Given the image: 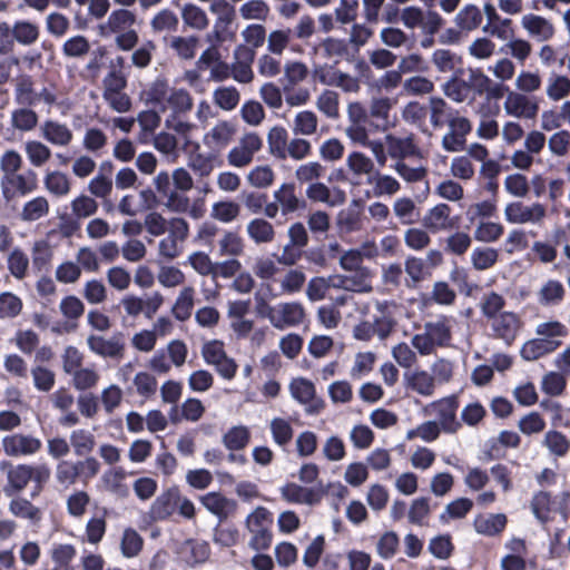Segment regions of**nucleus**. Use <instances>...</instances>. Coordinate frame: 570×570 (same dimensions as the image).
Returning a JSON list of instances; mask_svg holds the SVG:
<instances>
[{
	"mask_svg": "<svg viewBox=\"0 0 570 570\" xmlns=\"http://www.w3.org/2000/svg\"><path fill=\"white\" fill-rule=\"evenodd\" d=\"M463 75L464 69L458 68L453 77L444 83V94L455 102L465 101L471 92H473L474 96H483L490 82V78L482 69L469 68L468 79H464Z\"/></svg>",
	"mask_w": 570,
	"mask_h": 570,
	"instance_id": "1",
	"label": "nucleus"
},
{
	"mask_svg": "<svg viewBox=\"0 0 570 570\" xmlns=\"http://www.w3.org/2000/svg\"><path fill=\"white\" fill-rule=\"evenodd\" d=\"M100 462L95 456H86L83 460H60L57 463L55 478L63 488L80 482L87 485L100 472Z\"/></svg>",
	"mask_w": 570,
	"mask_h": 570,
	"instance_id": "2",
	"label": "nucleus"
},
{
	"mask_svg": "<svg viewBox=\"0 0 570 570\" xmlns=\"http://www.w3.org/2000/svg\"><path fill=\"white\" fill-rule=\"evenodd\" d=\"M273 513L265 507H257L246 518L245 524L250 533L249 547L256 551L268 550L273 542Z\"/></svg>",
	"mask_w": 570,
	"mask_h": 570,
	"instance_id": "3",
	"label": "nucleus"
},
{
	"mask_svg": "<svg viewBox=\"0 0 570 570\" xmlns=\"http://www.w3.org/2000/svg\"><path fill=\"white\" fill-rule=\"evenodd\" d=\"M258 312L266 316L275 328L284 330L289 326L299 325L304 317L305 311L301 303H282L277 308L269 306L264 299L258 303Z\"/></svg>",
	"mask_w": 570,
	"mask_h": 570,
	"instance_id": "4",
	"label": "nucleus"
},
{
	"mask_svg": "<svg viewBox=\"0 0 570 570\" xmlns=\"http://www.w3.org/2000/svg\"><path fill=\"white\" fill-rule=\"evenodd\" d=\"M2 197L6 202H12L24 197L38 188V176L32 169L23 173L2 175L0 179Z\"/></svg>",
	"mask_w": 570,
	"mask_h": 570,
	"instance_id": "5",
	"label": "nucleus"
},
{
	"mask_svg": "<svg viewBox=\"0 0 570 570\" xmlns=\"http://www.w3.org/2000/svg\"><path fill=\"white\" fill-rule=\"evenodd\" d=\"M202 355L208 365L215 366L216 372L225 380H232L237 373L236 362L228 357L225 345L219 340L206 342L202 347Z\"/></svg>",
	"mask_w": 570,
	"mask_h": 570,
	"instance_id": "6",
	"label": "nucleus"
},
{
	"mask_svg": "<svg viewBox=\"0 0 570 570\" xmlns=\"http://www.w3.org/2000/svg\"><path fill=\"white\" fill-rule=\"evenodd\" d=\"M87 344L92 353L105 358L120 361L125 356L126 342L122 332H116L109 338L100 335H89Z\"/></svg>",
	"mask_w": 570,
	"mask_h": 570,
	"instance_id": "7",
	"label": "nucleus"
},
{
	"mask_svg": "<svg viewBox=\"0 0 570 570\" xmlns=\"http://www.w3.org/2000/svg\"><path fill=\"white\" fill-rule=\"evenodd\" d=\"M393 101L389 97L373 98L367 109L368 132H384L394 126L391 118Z\"/></svg>",
	"mask_w": 570,
	"mask_h": 570,
	"instance_id": "8",
	"label": "nucleus"
},
{
	"mask_svg": "<svg viewBox=\"0 0 570 570\" xmlns=\"http://www.w3.org/2000/svg\"><path fill=\"white\" fill-rule=\"evenodd\" d=\"M523 325L521 317L514 312H502L491 321L492 336L512 345Z\"/></svg>",
	"mask_w": 570,
	"mask_h": 570,
	"instance_id": "9",
	"label": "nucleus"
},
{
	"mask_svg": "<svg viewBox=\"0 0 570 570\" xmlns=\"http://www.w3.org/2000/svg\"><path fill=\"white\" fill-rule=\"evenodd\" d=\"M180 502V490L174 485L164 490L151 503L149 509V517L153 521H166L177 510Z\"/></svg>",
	"mask_w": 570,
	"mask_h": 570,
	"instance_id": "10",
	"label": "nucleus"
},
{
	"mask_svg": "<svg viewBox=\"0 0 570 570\" xmlns=\"http://www.w3.org/2000/svg\"><path fill=\"white\" fill-rule=\"evenodd\" d=\"M546 207L540 203L525 206L521 202H512L504 209L505 219L511 224H537L546 217Z\"/></svg>",
	"mask_w": 570,
	"mask_h": 570,
	"instance_id": "11",
	"label": "nucleus"
},
{
	"mask_svg": "<svg viewBox=\"0 0 570 570\" xmlns=\"http://www.w3.org/2000/svg\"><path fill=\"white\" fill-rule=\"evenodd\" d=\"M289 391L298 403L308 405V413L317 414L324 409V401L316 397L315 385L312 381L304 377L294 379L289 384Z\"/></svg>",
	"mask_w": 570,
	"mask_h": 570,
	"instance_id": "12",
	"label": "nucleus"
},
{
	"mask_svg": "<svg viewBox=\"0 0 570 570\" xmlns=\"http://www.w3.org/2000/svg\"><path fill=\"white\" fill-rule=\"evenodd\" d=\"M1 470L6 471L7 483L3 492L7 497H13L23 491L31 482L30 464L21 463L13 465L10 462H2Z\"/></svg>",
	"mask_w": 570,
	"mask_h": 570,
	"instance_id": "13",
	"label": "nucleus"
},
{
	"mask_svg": "<svg viewBox=\"0 0 570 570\" xmlns=\"http://www.w3.org/2000/svg\"><path fill=\"white\" fill-rule=\"evenodd\" d=\"M203 507L212 514L218 518L219 522H224L228 518L236 514L238 503L236 500L227 498L222 492H208L199 498Z\"/></svg>",
	"mask_w": 570,
	"mask_h": 570,
	"instance_id": "14",
	"label": "nucleus"
},
{
	"mask_svg": "<svg viewBox=\"0 0 570 570\" xmlns=\"http://www.w3.org/2000/svg\"><path fill=\"white\" fill-rule=\"evenodd\" d=\"M459 405L460 403L456 395H450L433 403L439 419V425L443 432L452 434L461 429L462 424L456 420Z\"/></svg>",
	"mask_w": 570,
	"mask_h": 570,
	"instance_id": "15",
	"label": "nucleus"
},
{
	"mask_svg": "<svg viewBox=\"0 0 570 570\" xmlns=\"http://www.w3.org/2000/svg\"><path fill=\"white\" fill-rule=\"evenodd\" d=\"M451 207L445 203H440L428 210L422 219L426 230L435 234L441 230H449L458 227L459 217L451 218Z\"/></svg>",
	"mask_w": 570,
	"mask_h": 570,
	"instance_id": "16",
	"label": "nucleus"
},
{
	"mask_svg": "<svg viewBox=\"0 0 570 570\" xmlns=\"http://www.w3.org/2000/svg\"><path fill=\"white\" fill-rule=\"evenodd\" d=\"M387 154L392 159L403 161L406 158H422V150L419 147L414 134L406 137L386 136Z\"/></svg>",
	"mask_w": 570,
	"mask_h": 570,
	"instance_id": "17",
	"label": "nucleus"
},
{
	"mask_svg": "<svg viewBox=\"0 0 570 570\" xmlns=\"http://www.w3.org/2000/svg\"><path fill=\"white\" fill-rule=\"evenodd\" d=\"M3 451L9 456L32 455L40 451L42 443L32 435L16 433L2 439Z\"/></svg>",
	"mask_w": 570,
	"mask_h": 570,
	"instance_id": "18",
	"label": "nucleus"
},
{
	"mask_svg": "<svg viewBox=\"0 0 570 570\" xmlns=\"http://www.w3.org/2000/svg\"><path fill=\"white\" fill-rule=\"evenodd\" d=\"M350 126L346 135L353 142H364L368 132L367 109L361 102H352L348 106Z\"/></svg>",
	"mask_w": 570,
	"mask_h": 570,
	"instance_id": "19",
	"label": "nucleus"
},
{
	"mask_svg": "<svg viewBox=\"0 0 570 570\" xmlns=\"http://www.w3.org/2000/svg\"><path fill=\"white\" fill-rule=\"evenodd\" d=\"M281 497L292 504H318L322 500V492L312 488L302 487L295 482H287L281 489Z\"/></svg>",
	"mask_w": 570,
	"mask_h": 570,
	"instance_id": "20",
	"label": "nucleus"
},
{
	"mask_svg": "<svg viewBox=\"0 0 570 570\" xmlns=\"http://www.w3.org/2000/svg\"><path fill=\"white\" fill-rule=\"evenodd\" d=\"M274 199L279 204L283 216H287L297 210H305L307 203L297 197L294 183H284L274 191Z\"/></svg>",
	"mask_w": 570,
	"mask_h": 570,
	"instance_id": "21",
	"label": "nucleus"
},
{
	"mask_svg": "<svg viewBox=\"0 0 570 570\" xmlns=\"http://www.w3.org/2000/svg\"><path fill=\"white\" fill-rule=\"evenodd\" d=\"M504 108L508 115L528 119H533L539 110L537 102L532 101L524 95L515 92H510L508 95Z\"/></svg>",
	"mask_w": 570,
	"mask_h": 570,
	"instance_id": "22",
	"label": "nucleus"
},
{
	"mask_svg": "<svg viewBox=\"0 0 570 570\" xmlns=\"http://www.w3.org/2000/svg\"><path fill=\"white\" fill-rule=\"evenodd\" d=\"M404 384L422 396H431L435 391V376L424 370H414L404 374Z\"/></svg>",
	"mask_w": 570,
	"mask_h": 570,
	"instance_id": "23",
	"label": "nucleus"
},
{
	"mask_svg": "<svg viewBox=\"0 0 570 570\" xmlns=\"http://www.w3.org/2000/svg\"><path fill=\"white\" fill-rule=\"evenodd\" d=\"M535 334L552 343V350L556 352L563 345V340L569 335V328L558 320H549L537 325Z\"/></svg>",
	"mask_w": 570,
	"mask_h": 570,
	"instance_id": "24",
	"label": "nucleus"
},
{
	"mask_svg": "<svg viewBox=\"0 0 570 570\" xmlns=\"http://www.w3.org/2000/svg\"><path fill=\"white\" fill-rule=\"evenodd\" d=\"M451 320L442 315L435 322H428L424 325L425 332L435 346L448 347L452 340Z\"/></svg>",
	"mask_w": 570,
	"mask_h": 570,
	"instance_id": "25",
	"label": "nucleus"
},
{
	"mask_svg": "<svg viewBox=\"0 0 570 570\" xmlns=\"http://www.w3.org/2000/svg\"><path fill=\"white\" fill-rule=\"evenodd\" d=\"M14 101L19 106L26 107H32L38 104V97L32 76L23 73L17 77L14 86Z\"/></svg>",
	"mask_w": 570,
	"mask_h": 570,
	"instance_id": "26",
	"label": "nucleus"
},
{
	"mask_svg": "<svg viewBox=\"0 0 570 570\" xmlns=\"http://www.w3.org/2000/svg\"><path fill=\"white\" fill-rule=\"evenodd\" d=\"M505 514H490L488 517L479 514L474 518L473 527L480 534L494 537L501 533L507 525Z\"/></svg>",
	"mask_w": 570,
	"mask_h": 570,
	"instance_id": "27",
	"label": "nucleus"
},
{
	"mask_svg": "<svg viewBox=\"0 0 570 570\" xmlns=\"http://www.w3.org/2000/svg\"><path fill=\"white\" fill-rule=\"evenodd\" d=\"M42 137L52 145L67 146L71 142L73 135L67 125L53 120L45 121Z\"/></svg>",
	"mask_w": 570,
	"mask_h": 570,
	"instance_id": "28",
	"label": "nucleus"
},
{
	"mask_svg": "<svg viewBox=\"0 0 570 570\" xmlns=\"http://www.w3.org/2000/svg\"><path fill=\"white\" fill-rule=\"evenodd\" d=\"M237 57H244L247 61H238L232 67L233 78L240 83H248L253 80V70L250 62L254 59V51L245 46H239L236 50Z\"/></svg>",
	"mask_w": 570,
	"mask_h": 570,
	"instance_id": "29",
	"label": "nucleus"
},
{
	"mask_svg": "<svg viewBox=\"0 0 570 570\" xmlns=\"http://www.w3.org/2000/svg\"><path fill=\"white\" fill-rule=\"evenodd\" d=\"M430 120L434 128H441L458 114L449 104L440 97L430 98Z\"/></svg>",
	"mask_w": 570,
	"mask_h": 570,
	"instance_id": "30",
	"label": "nucleus"
},
{
	"mask_svg": "<svg viewBox=\"0 0 570 570\" xmlns=\"http://www.w3.org/2000/svg\"><path fill=\"white\" fill-rule=\"evenodd\" d=\"M552 343L541 337L527 341L520 350V355L524 361H537L546 355L554 353Z\"/></svg>",
	"mask_w": 570,
	"mask_h": 570,
	"instance_id": "31",
	"label": "nucleus"
},
{
	"mask_svg": "<svg viewBox=\"0 0 570 570\" xmlns=\"http://www.w3.org/2000/svg\"><path fill=\"white\" fill-rule=\"evenodd\" d=\"M247 234L256 244L271 243L275 238L274 226L264 218H254L247 224Z\"/></svg>",
	"mask_w": 570,
	"mask_h": 570,
	"instance_id": "32",
	"label": "nucleus"
},
{
	"mask_svg": "<svg viewBox=\"0 0 570 570\" xmlns=\"http://www.w3.org/2000/svg\"><path fill=\"white\" fill-rule=\"evenodd\" d=\"M249 441L250 432L245 425L233 426L223 435V444L229 451L244 450Z\"/></svg>",
	"mask_w": 570,
	"mask_h": 570,
	"instance_id": "33",
	"label": "nucleus"
},
{
	"mask_svg": "<svg viewBox=\"0 0 570 570\" xmlns=\"http://www.w3.org/2000/svg\"><path fill=\"white\" fill-rule=\"evenodd\" d=\"M90 51V42L82 35H76L67 39L62 47L61 53L68 59H83Z\"/></svg>",
	"mask_w": 570,
	"mask_h": 570,
	"instance_id": "34",
	"label": "nucleus"
},
{
	"mask_svg": "<svg viewBox=\"0 0 570 570\" xmlns=\"http://www.w3.org/2000/svg\"><path fill=\"white\" fill-rule=\"evenodd\" d=\"M9 511L14 517L30 520L33 523H38L42 518L41 510L24 498L12 499L9 503Z\"/></svg>",
	"mask_w": 570,
	"mask_h": 570,
	"instance_id": "35",
	"label": "nucleus"
},
{
	"mask_svg": "<svg viewBox=\"0 0 570 570\" xmlns=\"http://www.w3.org/2000/svg\"><path fill=\"white\" fill-rule=\"evenodd\" d=\"M184 549L189 551L188 563L190 566L203 564L207 562L212 554L210 546L205 540L186 539L183 543Z\"/></svg>",
	"mask_w": 570,
	"mask_h": 570,
	"instance_id": "36",
	"label": "nucleus"
},
{
	"mask_svg": "<svg viewBox=\"0 0 570 570\" xmlns=\"http://www.w3.org/2000/svg\"><path fill=\"white\" fill-rule=\"evenodd\" d=\"M38 114L30 107L22 106L11 112V126L19 131H31L38 125Z\"/></svg>",
	"mask_w": 570,
	"mask_h": 570,
	"instance_id": "37",
	"label": "nucleus"
},
{
	"mask_svg": "<svg viewBox=\"0 0 570 570\" xmlns=\"http://www.w3.org/2000/svg\"><path fill=\"white\" fill-rule=\"evenodd\" d=\"M70 444L77 456H89L96 445L95 435L85 429L73 430L70 434Z\"/></svg>",
	"mask_w": 570,
	"mask_h": 570,
	"instance_id": "38",
	"label": "nucleus"
},
{
	"mask_svg": "<svg viewBox=\"0 0 570 570\" xmlns=\"http://www.w3.org/2000/svg\"><path fill=\"white\" fill-rule=\"evenodd\" d=\"M194 295L195 289L190 286L181 289L171 309L176 320L184 322L190 317L194 307Z\"/></svg>",
	"mask_w": 570,
	"mask_h": 570,
	"instance_id": "39",
	"label": "nucleus"
},
{
	"mask_svg": "<svg viewBox=\"0 0 570 570\" xmlns=\"http://www.w3.org/2000/svg\"><path fill=\"white\" fill-rule=\"evenodd\" d=\"M505 304V298L492 291L483 295L480 303L481 313L487 320L492 321L502 313Z\"/></svg>",
	"mask_w": 570,
	"mask_h": 570,
	"instance_id": "40",
	"label": "nucleus"
},
{
	"mask_svg": "<svg viewBox=\"0 0 570 570\" xmlns=\"http://www.w3.org/2000/svg\"><path fill=\"white\" fill-rule=\"evenodd\" d=\"M14 41L23 46L35 43L40 35L39 27L27 20H18L13 27Z\"/></svg>",
	"mask_w": 570,
	"mask_h": 570,
	"instance_id": "41",
	"label": "nucleus"
},
{
	"mask_svg": "<svg viewBox=\"0 0 570 570\" xmlns=\"http://www.w3.org/2000/svg\"><path fill=\"white\" fill-rule=\"evenodd\" d=\"M245 248L244 239L237 232H225L219 240V255L238 257L243 255Z\"/></svg>",
	"mask_w": 570,
	"mask_h": 570,
	"instance_id": "42",
	"label": "nucleus"
},
{
	"mask_svg": "<svg viewBox=\"0 0 570 570\" xmlns=\"http://www.w3.org/2000/svg\"><path fill=\"white\" fill-rule=\"evenodd\" d=\"M271 433L273 441L284 448L292 442L294 430L288 421L283 417H274L271 421Z\"/></svg>",
	"mask_w": 570,
	"mask_h": 570,
	"instance_id": "43",
	"label": "nucleus"
},
{
	"mask_svg": "<svg viewBox=\"0 0 570 570\" xmlns=\"http://www.w3.org/2000/svg\"><path fill=\"white\" fill-rule=\"evenodd\" d=\"M53 252L47 240H38L32 247V268L36 272L48 271Z\"/></svg>",
	"mask_w": 570,
	"mask_h": 570,
	"instance_id": "44",
	"label": "nucleus"
},
{
	"mask_svg": "<svg viewBox=\"0 0 570 570\" xmlns=\"http://www.w3.org/2000/svg\"><path fill=\"white\" fill-rule=\"evenodd\" d=\"M181 18L186 26L196 30H204L208 27L209 23L206 12L193 3H187L184 6Z\"/></svg>",
	"mask_w": 570,
	"mask_h": 570,
	"instance_id": "45",
	"label": "nucleus"
},
{
	"mask_svg": "<svg viewBox=\"0 0 570 570\" xmlns=\"http://www.w3.org/2000/svg\"><path fill=\"white\" fill-rule=\"evenodd\" d=\"M551 505L552 498L547 491L537 492L531 500V510L535 518L542 523H547L551 520Z\"/></svg>",
	"mask_w": 570,
	"mask_h": 570,
	"instance_id": "46",
	"label": "nucleus"
},
{
	"mask_svg": "<svg viewBox=\"0 0 570 570\" xmlns=\"http://www.w3.org/2000/svg\"><path fill=\"white\" fill-rule=\"evenodd\" d=\"M432 62L440 72L455 71L458 65H462V57L449 49H436L432 55Z\"/></svg>",
	"mask_w": 570,
	"mask_h": 570,
	"instance_id": "47",
	"label": "nucleus"
},
{
	"mask_svg": "<svg viewBox=\"0 0 570 570\" xmlns=\"http://www.w3.org/2000/svg\"><path fill=\"white\" fill-rule=\"evenodd\" d=\"M49 213V203L43 196H38L23 205L21 218L24 222H35Z\"/></svg>",
	"mask_w": 570,
	"mask_h": 570,
	"instance_id": "48",
	"label": "nucleus"
},
{
	"mask_svg": "<svg viewBox=\"0 0 570 570\" xmlns=\"http://www.w3.org/2000/svg\"><path fill=\"white\" fill-rule=\"evenodd\" d=\"M523 26L530 33L539 36L543 40L550 39L554 32L552 24L540 16H525Z\"/></svg>",
	"mask_w": 570,
	"mask_h": 570,
	"instance_id": "49",
	"label": "nucleus"
},
{
	"mask_svg": "<svg viewBox=\"0 0 570 570\" xmlns=\"http://www.w3.org/2000/svg\"><path fill=\"white\" fill-rule=\"evenodd\" d=\"M455 22L462 30H468V31L474 30L482 22L481 11L476 6H473V4L465 6L456 14Z\"/></svg>",
	"mask_w": 570,
	"mask_h": 570,
	"instance_id": "50",
	"label": "nucleus"
},
{
	"mask_svg": "<svg viewBox=\"0 0 570 570\" xmlns=\"http://www.w3.org/2000/svg\"><path fill=\"white\" fill-rule=\"evenodd\" d=\"M472 508L473 501L471 499L459 498L446 505L445 511L440 515V520L443 523H448L450 519H462Z\"/></svg>",
	"mask_w": 570,
	"mask_h": 570,
	"instance_id": "51",
	"label": "nucleus"
},
{
	"mask_svg": "<svg viewBox=\"0 0 570 570\" xmlns=\"http://www.w3.org/2000/svg\"><path fill=\"white\" fill-rule=\"evenodd\" d=\"M566 295L561 282L556 279L548 281L539 292V301L543 305L559 304Z\"/></svg>",
	"mask_w": 570,
	"mask_h": 570,
	"instance_id": "52",
	"label": "nucleus"
},
{
	"mask_svg": "<svg viewBox=\"0 0 570 570\" xmlns=\"http://www.w3.org/2000/svg\"><path fill=\"white\" fill-rule=\"evenodd\" d=\"M235 19L217 18L213 31L207 35V40L213 45H222L233 40L235 32L230 29Z\"/></svg>",
	"mask_w": 570,
	"mask_h": 570,
	"instance_id": "53",
	"label": "nucleus"
},
{
	"mask_svg": "<svg viewBox=\"0 0 570 570\" xmlns=\"http://www.w3.org/2000/svg\"><path fill=\"white\" fill-rule=\"evenodd\" d=\"M543 445L557 456H564L570 450V441L559 431L550 430L546 433Z\"/></svg>",
	"mask_w": 570,
	"mask_h": 570,
	"instance_id": "54",
	"label": "nucleus"
},
{
	"mask_svg": "<svg viewBox=\"0 0 570 570\" xmlns=\"http://www.w3.org/2000/svg\"><path fill=\"white\" fill-rule=\"evenodd\" d=\"M498 258V250L491 247H476L471 254V262L476 271L491 268L495 265Z\"/></svg>",
	"mask_w": 570,
	"mask_h": 570,
	"instance_id": "55",
	"label": "nucleus"
},
{
	"mask_svg": "<svg viewBox=\"0 0 570 570\" xmlns=\"http://www.w3.org/2000/svg\"><path fill=\"white\" fill-rule=\"evenodd\" d=\"M144 539L132 528H127L121 538V552L126 558H132L142 550Z\"/></svg>",
	"mask_w": 570,
	"mask_h": 570,
	"instance_id": "56",
	"label": "nucleus"
},
{
	"mask_svg": "<svg viewBox=\"0 0 570 570\" xmlns=\"http://www.w3.org/2000/svg\"><path fill=\"white\" fill-rule=\"evenodd\" d=\"M107 513L108 510L104 508L101 517H94L88 520L86 524V538L89 543L97 544L102 540L107 530Z\"/></svg>",
	"mask_w": 570,
	"mask_h": 570,
	"instance_id": "57",
	"label": "nucleus"
},
{
	"mask_svg": "<svg viewBox=\"0 0 570 570\" xmlns=\"http://www.w3.org/2000/svg\"><path fill=\"white\" fill-rule=\"evenodd\" d=\"M240 96L238 90L230 87H219L214 91L215 104L224 110H233L237 107Z\"/></svg>",
	"mask_w": 570,
	"mask_h": 570,
	"instance_id": "58",
	"label": "nucleus"
},
{
	"mask_svg": "<svg viewBox=\"0 0 570 570\" xmlns=\"http://www.w3.org/2000/svg\"><path fill=\"white\" fill-rule=\"evenodd\" d=\"M399 546L400 539L396 532L386 531L380 537L376 543V552L382 559L389 560L396 554Z\"/></svg>",
	"mask_w": 570,
	"mask_h": 570,
	"instance_id": "59",
	"label": "nucleus"
},
{
	"mask_svg": "<svg viewBox=\"0 0 570 570\" xmlns=\"http://www.w3.org/2000/svg\"><path fill=\"white\" fill-rule=\"evenodd\" d=\"M45 186L49 193L58 197L67 195L70 190V183L67 175L57 170L46 175Z\"/></svg>",
	"mask_w": 570,
	"mask_h": 570,
	"instance_id": "60",
	"label": "nucleus"
},
{
	"mask_svg": "<svg viewBox=\"0 0 570 570\" xmlns=\"http://www.w3.org/2000/svg\"><path fill=\"white\" fill-rule=\"evenodd\" d=\"M22 301L16 294L3 292L0 294V318H14L22 311Z\"/></svg>",
	"mask_w": 570,
	"mask_h": 570,
	"instance_id": "61",
	"label": "nucleus"
},
{
	"mask_svg": "<svg viewBox=\"0 0 570 570\" xmlns=\"http://www.w3.org/2000/svg\"><path fill=\"white\" fill-rule=\"evenodd\" d=\"M504 233L500 223L481 222L474 230V239L483 243L497 242Z\"/></svg>",
	"mask_w": 570,
	"mask_h": 570,
	"instance_id": "62",
	"label": "nucleus"
},
{
	"mask_svg": "<svg viewBox=\"0 0 570 570\" xmlns=\"http://www.w3.org/2000/svg\"><path fill=\"white\" fill-rule=\"evenodd\" d=\"M567 387V380L560 372L547 373L541 382V390L550 396L561 395Z\"/></svg>",
	"mask_w": 570,
	"mask_h": 570,
	"instance_id": "63",
	"label": "nucleus"
},
{
	"mask_svg": "<svg viewBox=\"0 0 570 570\" xmlns=\"http://www.w3.org/2000/svg\"><path fill=\"white\" fill-rule=\"evenodd\" d=\"M472 239L465 232H455L445 240L444 250L456 256L464 255L470 248Z\"/></svg>",
	"mask_w": 570,
	"mask_h": 570,
	"instance_id": "64",
	"label": "nucleus"
}]
</instances>
